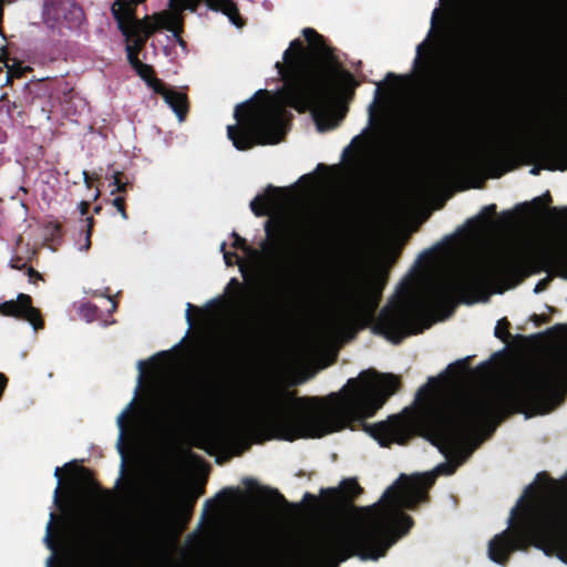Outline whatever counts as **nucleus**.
Returning <instances> with one entry per match:
<instances>
[{
    "instance_id": "aec40b11",
    "label": "nucleus",
    "mask_w": 567,
    "mask_h": 567,
    "mask_svg": "<svg viewBox=\"0 0 567 567\" xmlns=\"http://www.w3.org/2000/svg\"><path fill=\"white\" fill-rule=\"evenodd\" d=\"M113 185H114V189L111 192L112 194H114L115 192H121V193L126 192L127 184L121 182L118 172H116L113 175Z\"/></svg>"
},
{
    "instance_id": "20e7f679",
    "label": "nucleus",
    "mask_w": 567,
    "mask_h": 567,
    "mask_svg": "<svg viewBox=\"0 0 567 567\" xmlns=\"http://www.w3.org/2000/svg\"><path fill=\"white\" fill-rule=\"evenodd\" d=\"M503 216L507 226L497 235L475 229L463 239V302L486 301L522 261L567 267V209L556 216L555 227L537 233L515 225L509 212Z\"/></svg>"
},
{
    "instance_id": "393cba45",
    "label": "nucleus",
    "mask_w": 567,
    "mask_h": 567,
    "mask_svg": "<svg viewBox=\"0 0 567 567\" xmlns=\"http://www.w3.org/2000/svg\"><path fill=\"white\" fill-rule=\"evenodd\" d=\"M91 241H90V229L87 230L83 244L80 246V250H87L90 248Z\"/></svg>"
},
{
    "instance_id": "ddd939ff",
    "label": "nucleus",
    "mask_w": 567,
    "mask_h": 567,
    "mask_svg": "<svg viewBox=\"0 0 567 567\" xmlns=\"http://www.w3.org/2000/svg\"><path fill=\"white\" fill-rule=\"evenodd\" d=\"M386 79L389 81V99L402 104L410 103L416 82L414 73L405 76H396L389 73Z\"/></svg>"
},
{
    "instance_id": "0eeeda50",
    "label": "nucleus",
    "mask_w": 567,
    "mask_h": 567,
    "mask_svg": "<svg viewBox=\"0 0 567 567\" xmlns=\"http://www.w3.org/2000/svg\"><path fill=\"white\" fill-rule=\"evenodd\" d=\"M529 146L538 147L549 157L548 169L567 171V137L560 131L553 132L540 141H532L511 128H495L475 141L471 161L474 166L487 168L507 161Z\"/></svg>"
},
{
    "instance_id": "7c9ffc66",
    "label": "nucleus",
    "mask_w": 567,
    "mask_h": 567,
    "mask_svg": "<svg viewBox=\"0 0 567 567\" xmlns=\"http://www.w3.org/2000/svg\"><path fill=\"white\" fill-rule=\"evenodd\" d=\"M220 249L224 251L225 250V243H221L220 245Z\"/></svg>"
},
{
    "instance_id": "6e6552de",
    "label": "nucleus",
    "mask_w": 567,
    "mask_h": 567,
    "mask_svg": "<svg viewBox=\"0 0 567 567\" xmlns=\"http://www.w3.org/2000/svg\"><path fill=\"white\" fill-rule=\"evenodd\" d=\"M446 21H442L441 9L435 8L431 17V29L426 39L416 47L414 71L419 81L436 83L453 70L458 51V40L449 34Z\"/></svg>"
},
{
    "instance_id": "f257e3e1",
    "label": "nucleus",
    "mask_w": 567,
    "mask_h": 567,
    "mask_svg": "<svg viewBox=\"0 0 567 567\" xmlns=\"http://www.w3.org/2000/svg\"><path fill=\"white\" fill-rule=\"evenodd\" d=\"M567 391V337L512 380H502L497 367L483 362L467 368V359L430 378L414 403L386 422L365 424L381 445L402 444L424 435L445 456L432 471L401 475L369 506L329 518L288 539L277 554L238 549L214 559L209 567H339L352 556L378 560L413 526L404 513L425 501L440 475H451L511 410L525 417L549 413Z\"/></svg>"
},
{
    "instance_id": "f03ea898",
    "label": "nucleus",
    "mask_w": 567,
    "mask_h": 567,
    "mask_svg": "<svg viewBox=\"0 0 567 567\" xmlns=\"http://www.w3.org/2000/svg\"><path fill=\"white\" fill-rule=\"evenodd\" d=\"M179 344L137 362L132 400L116 417V449L123 477L127 452L159 443L187 426L195 444L220 463L239 455L248 436L293 441L320 437L342 429V389L326 399L297 398L284 390L256 400L218 402L188 421V384L181 370Z\"/></svg>"
},
{
    "instance_id": "a878e982",
    "label": "nucleus",
    "mask_w": 567,
    "mask_h": 567,
    "mask_svg": "<svg viewBox=\"0 0 567 567\" xmlns=\"http://www.w3.org/2000/svg\"><path fill=\"white\" fill-rule=\"evenodd\" d=\"M305 503L317 502V497L313 494L306 493L303 496Z\"/></svg>"
},
{
    "instance_id": "dca6fc26",
    "label": "nucleus",
    "mask_w": 567,
    "mask_h": 567,
    "mask_svg": "<svg viewBox=\"0 0 567 567\" xmlns=\"http://www.w3.org/2000/svg\"><path fill=\"white\" fill-rule=\"evenodd\" d=\"M144 1L145 0H130V1H127V0H115L113 2L112 7H111V12L113 13V10L116 7V4L118 2H121L122 4H120L121 8H120V11H118L120 17L124 16V13H126V12L127 13L130 12L132 14V20L134 22H137L138 24L140 23L144 24L143 22L147 21L145 24H152L154 22V13L152 16H146L143 19H136V17H135V8H136V6L140 4V3H143Z\"/></svg>"
},
{
    "instance_id": "2eb2a0df",
    "label": "nucleus",
    "mask_w": 567,
    "mask_h": 567,
    "mask_svg": "<svg viewBox=\"0 0 567 567\" xmlns=\"http://www.w3.org/2000/svg\"><path fill=\"white\" fill-rule=\"evenodd\" d=\"M360 493V486L353 478L343 480L338 487L321 491L322 502L326 505L342 502Z\"/></svg>"
},
{
    "instance_id": "9d476101",
    "label": "nucleus",
    "mask_w": 567,
    "mask_h": 567,
    "mask_svg": "<svg viewBox=\"0 0 567 567\" xmlns=\"http://www.w3.org/2000/svg\"><path fill=\"white\" fill-rule=\"evenodd\" d=\"M392 145L382 136L361 147L350 164V174L362 182L384 171L392 159Z\"/></svg>"
},
{
    "instance_id": "bb28decb",
    "label": "nucleus",
    "mask_w": 567,
    "mask_h": 567,
    "mask_svg": "<svg viewBox=\"0 0 567 567\" xmlns=\"http://www.w3.org/2000/svg\"><path fill=\"white\" fill-rule=\"evenodd\" d=\"M107 300H109V302H110V310H111V311H114V310H115V308H116V303H115V301H114V300H113V298H111V297H107Z\"/></svg>"
},
{
    "instance_id": "f8f14e48",
    "label": "nucleus",
    "mask_w": 567,
    "mask_h": 567,
    "mask_svg": "<svg viewBox=\"0 0 567 567\" xmlns=\"http://www.w3.org/2000/svg\"><path fill=\"white\" fill-rule=\"evenodd\" d=\"M0 315L23 319L28 321L34 330L42 327L39 311L32 307L30 296L24 293L18 295L16 300H8L0 303Z\"/></svg>"
},
{
    "instance_id": "39448f33",
    "label": "nucleus",
    "mask_w": 567,
    "mask_h": 567,
    "mask_svg": "<svg viewBox=\"0 0 567 567\" xmlns=\"http://www.w3.org/2000/svg\"><path fill=\"white\" fill-rule=\"evenodd\" d=\"M298 185L301 188L298 192L270 186L251 200L250 208L256 216H270L265 223L267 239L260 244V249H255L246 246L245 239L234 235L233 246L240 248L244 257L224 251L225 264H237L244 278L277 275L287 269L289 251L284 229L288 218L302 231L320 223L322 206L317 198L318 182L305 175Z\"/></svg>"
},
{
    "instance_id": "412c9836",
    "label": "nucleus",
    "mask_w": 567,
    "mask_h": 567,
    "mask_svg": "<svg viewBox=\"0 0 567 567\" xmlns=\"http://www.w3.org/2000/svg\"><path fill=\"white\" fill-rule=\"evenodd\" d=\"M113 206L118 212V214L121 215L122 219L126 220L127 219V214H126L125 208H124V199H123V197L114 198L113 199Z\"/></svg>"
},
{
    "instance_id": "1a4fd4ad",
    "label": "nucleus",
    "mask_w": 567,
    "mask_h": 567,
    "mask_svg": "<svg viewBox=\"0 0 567 567\" xmlns=\"http://www.w3.org/2000/svg\"><path fill=\"white\" fill-rule=\"evenodd\" d=\"M120 4L122 3L118 2L114 8L113 17L117 23L118 30L126 39L125 51L130 64L148 86L163 96L165 103L175 113L178 122H183L187 110L186 95L182 92L165 89L159 81L152 78V69L138 60V52L143 48L146 39L158 31L161 24H156L148 28L147 31H143L141 23L134 22L130 12L124 13V16L120 18ZM165 25L167 27L168 24Z\"/></svg>"
},
{
    "instance_id": "7ed1b4c3",
    "label": "nucleus",
    "mask_w": 567,
    "mask_h": 567,
    "mask_svg": "<svg viewBox=\"0 0 567 567\" xmlns=\"http://www.w3.org/2000/svg\"><path fill=\"white\" fill-rule=\"evenodd\" d=\"M302 35L307 48L300 39L292 40L275 64L284 85L275 92L259 90L236 106V123L227 126V136L237 150L279 143L291 116L288 107L309 110L320 132L343 118L357 82L315 29L305 28Z\"/></svg>"
},
{
    "instance_id": "5701e85b",
    "label": "nucleus",
    "mask_w": 567,
    "mask_h": 567,
    "mask_svg": "<svg viewBox=\"0 0 567 567\" xmlns=\"http://www.w3.org/2000/svg\"><path fill=\"white\" fill-rule=\"evenodd\" d=\"M28 276H29V280H30L31 282H34V281H35V280H38V279H39V280H40V279H42V276H41L38 271H35L34 269H32V268H29V269H28Z\"/></svg>"
},
{
    "instance_id": "9b49d317",
    "label": "nucleus",
    "mask_w": 567,
    "mask_h": 567,
    "mask_svg": "<svg viewBox=\"0 0 567 567\" xmlns=\"http://www.w3.org/2000/svg\"><path fill=\"white\" fill-rule=\"evenodd\" d=\"M44 19L49 28L58 29L63 34L80 29L84 22V12L74 1L60 0L45 6Z\"/></svg>"
},
{
    "instance_id": "423d86ee",
    "label": "nucleus",
    "mask_w": 567,
    "mask_h": 567,
    "mask_svg": "<svg viewBox=\"0 0 567 567\" xmlns=\"http://www.w3.org/2000/svg\"><path fill=\"white\" fill-rule=\"evenodd\" d=\"M381 276L355 278L343 282L327 302L318 327L322 341L343 340L374 319L382 293Z\"/></svg>"
},
{
    "instance_id": "a211bd4d",
    "label": "nucleus",
    "mask_w": 567,
    "mask_h": 567,
    "mask_svg": "<svg viewBox=\"0 0 567 567\" xmlns=\"http://www.w3.org/2000/svg\"><path fill=\"white\" fill-rule=\"evenodd\" d=\"M54 477L56 478V486L54 488V493H53V501L55 503V505L62 509L63 512L66 513V505L63 504L61 501H60V488H61V476H60V467H55L54 470Z\"/></svg>"
},
{
    "instance_id": "b1692460",
    "label": "nucleus",
    "mask_w": 567,
    "mask_h": 567,
    "mask_svg": "<svg viewBox=\"0 0 567 567\" xmlns=\"http://www.w3.org/2000/svg\"><path fill=\"white\" fill-rule=\"evenodd\" d=\"M380 90H381V87H380V85H378V86H377V89H375V92H374V93H375L374 101H373V103L370 105V118H372V117H373L374 105H375L377 100H378V97H379V95H380Z\"/></svg>"
},
{
    "instance_id": "4468645a",
    "label": "nucleus",
    "mask_w": 567,
    "mask_h": 567,
    "mask_svg": "<svg viewBox=\"0 0 567 567\" xmlns=\"http://www.w3.org/2000/svg\"><path fill=\"white\" fill-rule=\"evenodd\" d=\"M194 309L193 305L186 303L185 319L188 322L189 327L192 326V310ZM195 310L200 313L206 321L213 322L221 319L226 313L230 310V305L224 298H216L208 301L205 306V309L195 308Z\"/></svg>"
},
{
    "instance_id": "6ab92c4d",
    "label": "nucleus",
    "mask_w": 567,
    "mask_h": 567,
    "mask_svg": "<svg viewBox=\"0 0 567 567\" xmlns=\"http://www.w3.org/2000/svg\"><path fill=\"white\" fill-rule=\"evenodd\" d=\"M495 336L501 340H507L509 333L507 331V321L505 319H501L497 321L495 326Z\"/></svg>"
},
{
    "instance_id": "cd10ccee",
    "label": "nucleus",
    "mask_w": 567,
    "mask_h": 567,
    "mask_svg": "<svg viewBox=\"0 0 567 567\" xmlns=\"http://www.w3.org/2000/svg\"><path fill=\"white\" fill-rule=\"evenodd\" d=\"M82 175H83L84 183L86 184V186H89V175H87V172L83 171Z\"/></svg>"
},
{
    "instance_id": "4be33fe9",
    "label": "nucleus",
    "mask_w": 567,
    "mask_h": 567,
    "mask_svg": "<svg viewBox=\"0 0 567 567\" xmlns=\"http://www.w3.org/2000/svg\"><path fill=\"white\" fill-rule=\"evenodd\" d=\"M495 209H496V206L495 205H488L486 207H484L483 212H482V218H484V225L482 226V228H487L491 226V220H488V215H492L495 213Z\"/></svg>"
},
{
    "instance_id": "c85d7f7f",
    "label": "nucleus",
    "mask_w": 567,
    "mask_h": 567,
    "mask_svg": "<svg viewBox=\"0 0 567 567\" xmlns=\"http://www.w3.org/2000/svg\"><path fill=\"white\" fill-rule=\"evenodd\" d=\"M543 289H544L543 282H539V284H537V285H536V287H535L534 291H535V292H539V291H542Z\"/></svg>"
},
{
    "instance_id": "f3484780",
    "label": "nucleus",
    "mask_w": 567,
    "mask_h": 567,
    "mask_svg": "<svg viewBox=\"0 0 567 567\" xmlns=\"http://www.w3.org/2000/svg\"><path fill=\"white\" fill-rule=\"evenodd\" d=\"M54 518H55V515L53 512H51L49 515V520L45 526V535L43 538L47 547L52 550V554L47 558V561H45L47 567H53L54 559H55V545L51 537Z\"/></svg>"
},
{
    "instance_id": "c756f323",
    "label": "nucleus",
    "mask_w": 567,
    "mask_h": 567,
    "mask_svg": "<svg viewBox=\"0 0 567 567\" xmlns=\"http://www.w3.org/2000/svg\"><path fill=\"white\" fill-rule=\"evenodd\" d=\"M538 171H539V168H538V167H533V168L530 169V174L536 175V174L538 173Z\"/></svg>"
}]
</instances>
